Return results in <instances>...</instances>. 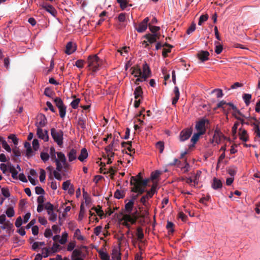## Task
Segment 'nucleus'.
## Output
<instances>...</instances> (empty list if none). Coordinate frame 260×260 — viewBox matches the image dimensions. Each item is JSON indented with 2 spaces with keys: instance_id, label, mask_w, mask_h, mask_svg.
<instances>
[{
  "instance_id": "obj_39",
  "label": "nucleus",
  "mask_w": 260,
  "mask_h": 260,
  "mask_svg": "<svg viewBox=\"0 0 260 260\" xmlns=\"http://www.w3.org/2000/svg\"><path fill=\"white\" fill-rule=\"evenodd\" d=\"M54 162H55L56 166V171L58 172H60L62 171L63 169V165L61 162H60L59 159H55V161Z\"/></svg>"
},
{
  "instance_id": "obj_17",
  "label": "nucleus",
  "mask_w": 260,
  "mask_h": 260,
  "mask_svg": "<svg viewBox=\"0 0 260 260\" xmlns=\"http://www.w3.org/2000/svg\"><path fill=\"white\" fill-rule=\"evenodd\" d=\"M222 186V182L216 178H214L213 179V182L212 183V187L215 190H217L221 188Z\"/></svg>"
},
{
  "instance_id": "obj_10",
  "label": "nucleus",
  "mask_w": 260,
  "mask_h": 260,
  "mask_svg": "<svg viewBox=\"0 0 260 260\" xmlns=\"http://www.w3.org/2000/svg\"><path fill=\"white\" fill-rule=\"evenodd\" d=\"M37 135L39 138L43 140L45 142L48 141L49 136L47 131L45 130L43 131L41 128L38 127L37 128Z\"/></svg>"
},
{
  "instance_id": "obj_20",
  "label": "nucleus",
  "mask_w": 260,
  "mask_h": 260,
  "mask_svg": "<svg viewBox=\"0 0 260 260\" xmlns=\"http://www.w3.org/2000/svg\"><path fill=\"white\" fill-rule=\"evenodd\" d=\"M8 167L10 172L12 174V177L14 179H17V175L18 172L16 170V168L10 163L8 165Z\"/></svg>"
},
{
  "instance_id": "obj_19",
  "label": "nucleus",
  "mask_w": 260,
  "mask_h": 260,
  "mask_svg": "<svg viewBox=\"0 0 260 260\" xmlns=\"http://www.w3.org/2000/svg\"><path fill=\"white\" fill-rule=\"evenodd\" d=\"M239 131L240 139L243 141L246 142L248 139L247 131L241 128L239 129Z\"/></svg>"
},
{
  "instance_id": "obj_42",
  "label": "nucleus",
  "mask_w": 260,
  "mask_h": 260,
  "mask_svg": "<svg viewBox=\"0 0 260 260\" xmlns=\"http://www.w3.org/2000/svg\"><path fill=\"white\" fill-rule=\"evenodd\" d=\"M174 226V224L173 222H172L171 221H169L167 222V224L166 228L168 229V232L169 233L172 234L174 232V229H173Z\"/></svg>"
},
{
  "instance_id": "obj_33",
  "label": "nucleus",
  "mask_w": 260,
  "mask_h": 260,
  "mask_svg": "<svg viewBox=\"0 0 260 260\" xmlns=\"http://www.w3.org/2000/svg\"><path fill=\"white\" fill-rule=\"evenodd\" d=\"M99 254L102 260H110V256L108 254L102 250L99 251Z\"/></svg>"
},
{
  "instance_id": "obj_15",
  "label": "nucleus",
  "mask_w": 260,
  "mask_h": 260,
  "mask_svg": "<svg viewBox=\"0 0 260 260\" xmlns=\"http://www.w3.org/2000/svg\"><path fill=\"white\" fill-rule=\"evenodd\" d=\"M134 184V186L131 188V191L134 192H137L138 195L142 194L144 192L146 191L144 187L140 186L139 185Z\"/></svg>"
},
{
  "instance_id": "obj_21",
  "label": "nucleus",
  "mask_w": 260,
  "mask_h": 260,
  "mask_svg": "<svg viewBox=\"0 0 260 260\" xmlns=\"http://www.w3.org/2000/svg\"><path fill=\"white\" fill-rule=\"evenodd\" d=\"M112 260H121V253L117 248H113L112 253Z\"/></svg>"
},
{
  "instance_id": "obj_53",
  "label": "nucleus",
  "mask_w": 260,
  "mask_h": 260,
  "mask_svg": "<svg viewBox=\"0 0 260 260\" xmlns=\"http://www.w3.org/2000/svg\"><path fill=\"white\" fill-rule=\"evenodd\" d=\"M74 236L77 237V239L79 240H84V237L81 235V232L79 229H77L75 231Z\"/></svg>"
},
{
  "instance_id": "obj_47",
  "label": "nucleus",
  "mask_w": 260,
  "mask_h": 260,
  "mask_svg": "<svg viewBox=\"0 0 260 260\" xmlns=\"http://www.w3.org/2000/svg\"><path fill=\"white\" fill-rule=\"evenodd\" d=\"M40 156H41V159L44 162H46L49 158V154L48 153H47V152H42L41 153Z\"/></svg>"
},
{
  "instance_id": "obj_62",
  "label": "nucleus",
  "mask_w": 260,
  "mask_h": 260,
  "mask_svg": "<svg viewBox=\"0 0 260 260\" xmlns=\"http://www.w3.org/2000/svg\"><path fill=\"white\" fill-rule=\"evenodd\" d=\"M71 185L70 181L67 180L66 181L63 182L62 183V189L64 190H67L70 188Z\"/></svg>"
},
{
  "instance_id": "obj_24",
  "label": "nucleus",
  "mask_w": 260,
  "mask_h": 260,
  "mask_svg": "<svg viewBox=\"0 0 260 260\" xmlns=\"http://www.w3.org/2000/svg\"><path fill=\"white\" fill-rule=\"evenodd\" d=\"M134 203L132 201H129L128 203H127L125 205V214L131 213L132 211L134 208Z\"/></svg>"
},
{
  "instance_id": "obj_35",
  "label": "nucleus",
  "mask_w": 260,
  "mask_h": 260,
  "mask_svg": "<svg viewBox=\"0 0 260 260\" xmlns=\"http://www.w3.org/2000/svg\"><path fill=\"white\" fill-rule=\"evenodd\" d=\"M49 153L52 161H55V159H58L56 157V154H57V152H55V150L53 147H51L50 148Z\"/></svg>"
},
{
  "instance_id": "obj_49",
  "label": "nucleus",
  "mask_w": 260,
  "mask_h": 260,
  "mask_svg": "<svg viewBox=\"0 0 260 260\" xmlns=\"http://www.w3.org/2000/svg\"><path fill=\"white\" fill-rule=\"evenodd\" d=\"M208 18V15H202L200 17L198 24L201 25L203 22L207 21Z\"/></svg>"
},
{
  "instance_id": "obj_11",
  "label": "nucleus",
  "mask_w": 260,
  "mask_h": 260,
  "mask_svg": "<svg viewBox=\"0 0 260 260\" xmlns=\"http://www.w3.org/2000/svg\"><path fill=\"white\" fill-rule=\"evenodd\" d=\"M151 75V71L147 63H145L143 65V72L141 77L144 78V80L149 77Z\"/></svg>"
},
{
  "instance_id": "obj_4",
  "label": "nucleus",
  "mask_w": 260,
  "mask_h": 260,
  "mask_svg": "<svg viewBox=\"0 0 260 260\" xmlns=\"http://www.w3.org/2000/svg\"><path fill=\"white\" fill-rule=\"evenodd\" d=\"M192 130L191 128L183 129L180 133L179 140L181 142H184L189 138L192 134Z\"/></svg>"
},
{
  "instance_id": "obj_61",
  "label": "nucleus",
  "mask_w": 260,
  "mask_h": 260,
  "mask_svg": "<svg viewBox=\"0 0 260 260\" xmlns=\"http://www.w3.org/2000/svg\"><path fill=\"white\" fill-rule=\"evenodd\" d=\"M9 139H11L15 145H17L18 143V140L15 135L11 134L9 137Z\"/></svg>"
},
{
  "instance_id": "obj_55",
  "label": "nucleus",
  "mask_w": 260,
  "mask_h": 260,
  "mask_svg": "<svg viewBox=\"0 0 260 260\" xmlns=\"http://www.w3.org/2000/svg\"><path fill=\"white\" fill-rule=\"evenodd\" d=\"M2 193L5 198H9L10 196L9 190L8 188H2Z\"/></svg>"
},
{
  "instance_id": "obj_34",
  "label": "nucleus",
  "mask_w": 260,
  "mask_h": 260,
  "mask_svg": "<svg viewBox=\"0 0 260 260\" xmlns=\"http://www.w3.org/2000/svg\"><path fill=\"white\" fill-rule=\"evenodd\" d=\"M202 135H203L202 134V133H199V132L194 134L191 139V142H192L194 144H196L197 142V141H198V140L200 138V136Z\"/></svg>"
},
{
  "instance_id": "obj_44",
  "label": "nucleus",
  "mask_w": 260,
  "mask_h": 260,
  "mask_svg": "<svg viewBox=\"0 0 260 260\" xmlns=\"http://www.w3.org/2000/svg\"><path fill=\"white\" fill-rule=\"evenodd\" d=\"M148 181H149V179H142V180H140V182H138V183H135V184H136V185L138 184V185L145 188L147 185Z\"/></svg>"
},
{
  "instance_id": "obj_56",
  "label": "nucleus",
  "mask_w": 260,
  "mask_h": 260,
  "mask_svg": "<svg viewBox=\"0 0 260 260\" xmlns=\"http://www.w3.org/2000/svg\"><path fill=\"white\" fill-rule=\"evenodd\" d=\"M54 93L49 88H46L44 90V94L48 97H51Z\"/></svg>"
},
{
  "instance_id": "obj_18",
  "label": "nucleus",
  "mask_w": 260,
  "mask_h": 260,
  "mask_svg": "<svg viewBox=\"0 0 260 260\" xmlns=\"http://www.w3.org/2000/svg\"><path fill=\"white\" fill-rule=\"evenodd\" d=\"M117 146H118V140H113L112 143L105 148L106 153L113 150V148Z\"/></svg>"
},
{
  "instance_id": "obj_12",
  "label": "nucleus",
  "mask_w": 260,
  "mask_h": 260,
  "mask_svg": "<svg viewBox=\"0 0 260 260\" xmlns=\"http://www.w3.org/2000/svg\"><path fill=\"white\" fill-rule=\"evenodd\" d=\"M38 118L40 120L38 123L36 124V125L38 127H42L46 125L47 123V118L44 114H40L38 115Z\"/></svg>"
},
{
  "instance_id": "obj_7",
  "label": "nucleus",
  "mask_w": 260,
  "mask_h": 260,
  "mask_svg": "<svg viewBox=\"0 0 260 260\" xmlns=\"http://www.w3.org/2000/svg\"><path fill=\"white\" fill-rule=\"evenodd\" d=\"M149 20L148 17L145 18L143 21L139 24L138 27L135 26V29L139 32H143L145 31L148 26V22Z\"/></svg>"
},
{
  "instance_id": "obj_1",
  "label": "nucleus",
  "mask_w": 260,
  "mask_h": 260,
  "mask_svg": "<svg viewBox=\"0 0 260 260\" xmlns=\"http://www.w3.org/2000/svg\"><path fill=\"white\" fill-rule=\"evenodd\" d=\"M87 67L92 71L91 74L94 75V73L99 70V67L102 64V61L96 54L88 56L87 58Z\"/></svg>"
},
{
  "instance_id": "obj_2",
  "label": "nucleus",
  "mask_w": 260,
  "mask_h": 260,
  "mask_svg": "<svg viewBox=\"0 0 260 260\" xmlns=\"http://www.w3.org/2000/svg\"><path fill=\"white\" fill-rule=\"evenodd\" d=\"M51 135L54 141L59 146H61L63 143V132L61 131H56L54 128L51 129Z\"/></svg>"
},
{
  "instance_id": "obj_32",
  "label": "nucleus",
  "mask_w": 260,
  "mask_h": 260,
  "mask_svg": "<svg viewBox=\"0 0 260 260\" xmlns=\"http://www.w3.org/2000/svg\"><path fill=\"white\" fill-rule=\"evenodd\" d=\"M137 237H138V239L139 241H141L144 238V234H143V232L142 228H141V227L137 228Z\"/></svg>"
},
{
  "instance_id": "obj_45",
  "label": "nucleus",
  "mask_w": 260,
  "mask_h": 260,
  "mask_svg": "<svg viewBox=\"0 0 260 260\" xmlns=\"http://www.w3.org/2000/svg\"><path fill=\"white\" fill-rule=\"evenodd\" d=\"M156 147L159 150V152L161 153L164 150V143L162 141H159L156 143Z\"/></svg>"
},
{
  "instance_id": "obj_28",
  "label": "nucleus",
  "mask_w": 260,
  "mask_h": 260,
  "mask_svg": "<svg viewBox=\"0 0 260 260\" xmlns=\"http://www.w3.org/2000/svg\"><path fill=\"white\" fill-rule=\"evenodd\" d=\"M226 105H229L231 107V108L234 110V112L233 113H236L239 114L242 117H245V115H244L232 103H226Z\"/></svg>"
},
{
  "instance_id": "obj_29",
  "label": "nucleus",
  "mask_w": 260,
  "mask_h": 260,
  "mask_svg": "<svg viewBox=\"0 0 260 260\" xmlns=\"http://www.w3.org/2000/svg\"><path fill=\"white\" fill-rule=\"evenodd\" d=\"M226 105H229L231 107V108L234 110V112L233 113H236L239 114L242 117H245V115H244L232 103H226Z\"/></svg>"
},
{
  "instance_id": "obj_41",
  "label": "nucleus",
  "mask_w": 260,
  "mask_h": 260,
  "mask_svg": "<svg viewBox=\"0 0 260 260\" xmlns=\"http://www.w3.org/2000/svg\"><path fill=\"white\" fill-rule=\"evenodd\" d=\"M45 208L47 210V213L53 212L54 206L50 202H47L44 206Z\"/></svg>"
},
{
  "instance_id": "obj_23",
  "label": "nucleus",
  "mask_w": 260,
  "mask_h": 260,
  "mask_svg": "<svg viewBox=\"0 0 260 260\" xmlns=\"http://www.w3.org/2000/svg\"><path fill=\"white\" fill-rule=\"evenodd\" d=\"M174 92L175 94V97L173 99L172 105H175L177 102H178L180 96V92L179 88L177 86H175L174 87Z\"/></svg>"
},
{
  "instance_id": "obj_59",
  "label": "nucleus",
  "mask_w": 260,
  "mask_h": 260,
  "mask_svg": "<svg viewBox=\"0 0 260 260\" xmlns=\"http://www.w3.org/2000/svg\"><path fill=\"white\" fill-rule=\"evenodd\" d=\"M40 180L41 182H44L46 178V173L43 169H41L40 175Z\"/></svg>"
},
{
  "instance_id": "obj_30",
  "label": "nucleus",
  "mask_w": 260,
  "mask_h": 260,
  "mask_svg": "<svg viewBox=\"0 0 260 260\" xmlns=\"http://www.w3.org/2000/svg\"><path fill=\"white\" fill-rule=\"evenodd\" d=\"M59 116L61 118H64L66 114L67 107L65 105L58 108Z\"/></svg>"
},
{
  "instance_id": "obj_46",
  "label": "nucleus",
  "mask_w": 260,
  "mask_h": 260,
  "mask_svg": "<svg viewBox=\"0 0 260 260\" xmlns=\"http://www.w3.org/2000/svg\"><path fill=\"white\" fill-rule=\"evenodd\" d=\"M2 147L8 152H10L11 151V149L9 145L7 144V142L4 139H2Z\"/></svg>"
},
{
  "instance_id": "obj_25",
  "label": "nucleus",
  "mask_w": 260,
  "mask_h": 260,
  "mask_svg": "<svg viewBox=\"0 0 260 260\" xmlns=\"http://www.w3.org/2000/svg\"><path fill=\"white\" fill-rule=\"evenodd\" d=\"M68 156L69 157V161H72L75 160L77 158V151L74 149H72L69 152Z\"/></svg>"
},
{
  "instance_id": "obj_9",
  "label": "nucleus",
  "mask_w": 260,
  "mask_h": 260,
  "mask_svg": "<svg viewBox=\"0 0 260 260\" xmlns=\"http://www.w3.org/2000/svg\"><path fill=\"white\" fill-rule=\"evenodd\" d=\"M43 9L49 13L52 16L55 17L57 14V11L51 5L43 3L41 5Z\"/></svg>"
},
{
  "instance_id": "obj_22",
  "label": "nucleus",
  "mask_w": 260,
  "mask_h": 260,
  "mask_svg": "<svg viewBox=\"0 0 260 260\" xmlns=\"http://www.w3.org/2000/svg\"><path fill=\"white\" fill-rule=\"evenodd\" d=\"M143 178L141 176V173H139L136 176H132L130 180V184L133 185L135 183H138L140 180H142Z\"/></svg>"
},
{
  "instance_id": "obj_43",
  "label": "nucleus",
  "mask_w": 260,
  "mask_h": 260,
  "mask_svg": "<svg viewBox=\"0 0 260 260\" xmlns=\"http://www.w3.org/2000/svg\"><path fill=\"white\" fill-rule=\"evenodd\" d=\"M59 246V245L57 243H53L52 247L49 249L51 251V253H55L58 251Z\"/></svg>"
},
{
  "instance_id": "obj_13",
  "label": "nucleus",
  "mask_w": 260,
  "mask_h": 260,
  "mask_svg": "<svg viewBox=\"0 0 260 260\" xmlns=\"http://www.w3.org/2000/svg\"><path fill=\"white\" fill-rule=\"evenodd\" d=\"M76 50V46L75 44H74L72 42H69L67 43L66 45V48L65 52L67 54H71L73 52H74Z\"/></svg>"
},
{
  "instance_id": "obj_58",
  "label": "nucleus",
  "mask_w": 260,
  "mask_h": 260,
  "mask_svg": "<svg viewBox=\"0 0 260 260\" xmlns=\"http://www.w3.org/2000/svg\"><path fill=\"white\" fill-rule=\"evenodd\" d=\"M80 101V100L79 99H76L73 100L71 103L72 107L74 109L77 108Z\"/></svg>"
},
{
  "instance_id": "obj_50",
  "label": "nucleus",
  "mask_w": 260,
  "mask_h": 260,
  "mask_svg": "<svg viewBox=\"0 0 260 260\" xmlns=\"http://www.w3.org/2000/svg\"><path fill=\"white\" fill-rule=\"evenodd\" d=\"M6 213L8 217H12L14 216L15 212L13 208L12 207H9L8 208L6 212Z\"/></svg>"
},
{
  "instance_id": "obj_64",
  "label": "nucleus",
  "mask_w": 260,
  "mask_h": 260,
  "mask_svg": "<svg viewBox=\"0 0 260 260\" xmlns=\"http://www.w3.org/2000/svg\"><path fill=\"white\" fill-rule=\"evenodd\" d=\"M35 192L37 194H43L45 193L44 190L40 186L35 187Z\"/></svg>"
},
{
  "instance_id": "obj_27",
  "label": "nucleus",
  "mask_w": 260,
  "mask_h": 260,
  "mask_svg": "<svg viewBox=\"0 0 260 260\" xmlns=\"http://www.w3.org/2000/svg\"><path fill=\"white\" fill-rule=\"evenodd\" d=\"M134 94L135 95V99L136 100L138 99L140 97H142V94H143V91H142V89L141 87V86L137 87L135 89Z\"/></svg>"
},
{
  "instance_id": "obj_52",
  "label": "nucleus",
  "mask_w": 260,
  "mask_h": 260,
  "mask_svg": "<svg viewBox=\"0 0 260 260\" xmlns=\"http://www.w3.org/2000/svg\"><path fill=\"white\" fill-rule=\"evenodd\" d=\"M114 196L115 198L120 199H122L124 197L123 192H121L119 190L117 189L114 193Z\"/></svg>"
},
{
  "instance_id": "obj_14",
  "label": "nucleus",
  "mask_w": 260,
  "mask_h": 260,
  "mask_svg": "<svg viewBox=\"0 0 260 260\" xmlns=\"http://www.w3.org/2000/svg\"><path fill=\"white\" fill-rule=\"evenodd\" d=\"M209 52L207 51H201L197 54V56L202 62L209 59Z\"/></svg>"
},
{
  "instance_id": "obj_16",
  "label": "nucleus",
  "mask_w": 260,
  "mask_h": 260,
  "mask_svg": "<svg viewBox=\"0 0 260 260\" xmlns=\"http://www.w3.org/2000/svg\"><path fill=\"white\" fill-rule=\"evenodd\" d=\"M131 70H132L131 74L134 75L135 77H141L142 72L139 66L133 67L131 68Z\"/></svg>"
},
{
  "instance_id": "obj_54",
  "label": "nucleus",
  "mask_w": 260,
  "mask_h": 260,
  "mask_svg": "<svg viewBox=\"0 0 260 260\" xmlns=\"http://www.w3.org/2000/svg\"><path fill=\"white\" fill-rule=\"evenodd\" d=\"M48 215H49V220L51 221H55L57 219V215L56 214L54 213L53 212L48 213Z\"/></svg>"
},
{
  "instance_id": "obj_51",
  "label": "nucleus",
  "mask_w": 260,
  "mask_h": 260,
  "mask_svg": "<svg viewBox=\"0 0 260 260\" xmlns=\"http://www.w3.org/2000/svg\"><path fill=\"white\" fill-rule=\"evenodd\" d=\"M196 27V24L194 22H192L189 28L187 29L186 34L188 35L190 34L195 30Z\"/></svg>"
},
{
  "instance_id": "obj_48",
  "label": "nucleus",
  "mask_w": 260,
  "mask_h": 260,
  "mask_svg": "<svg viewBox=\"0 0 260 260\" xmlns=\"http://www.w3.org/2000/svg\"><path fill=\"white\" fill-rule=\"evenodd\" d=\"M78 124L81 128L85 129L86 128L85 120L83 118H79Z\"/></svg>"
},
{
  "instance_id": "obj_8",
  "label": "nucleus",
  "mask_w": 260,
  "mask_h": 260,
  "mask_svg": "<svg viewBox=\"0 0 260 260\" xmlns=\"http://www.w3.org/2000/svg\"><path fill=\"white\" fill-rule=\"evenodd\" d=\"M160 37V34H151L149 33L144 36L150 44L156 42L157 40L159 39Z\"/></svg>"
},
{
  "instance_id": "obj_57",
  "label": "nucleus",
  "mask_w": 260,
  "mask_h": 260,
  "mask_svg": "<svg viewBox=\"0 0 260 260\" xmlns=\"http://www.w3.org/2000/svg\"><path fill=\"white\" fill-rule=\"evenodd\" d=\"M85 61L82 59H78L75 62V66L78 68H82L84 67Z\"/></svg>"
},
{
  "instance_id": "obj_3",
  "label": "nucleus",
  "mask_w": 260,
  "mask_h": 260,
  "mask_svg": "<svg viewBox=\"0 0 260 260\" xmlns=\"http://www.w3.org/2000/svg\"><path fill=\"white\" fill-rule=\"evenodd\" d=\"M140 216L144 217L143 216H140L138 210H136L133 213L123 214L122 215V220H128L131 224H135Z\"/></svg>"
},
{
  "instance_id": "obj_5",
  "label": "nucleus",
  "mask_w": 260,
  "mask_h": 260,
  "mask_svg": "<svg viewBox=\"0 0 260 260\" xmlns=\"http://www.w3.org/2000/svg\"><path fill=\"white\" fill-rule=\"evenodd\" d=\"M206 123H209V121L208 120L202 119L201 120L198 121L196 125V128L198 131V132L202 133L204 134L206 132L205 124Z\"/></svg>"
},
{
  "instance_id": "obj_6",
  "label": "nucleus",
  "mask_w": 260,
  "mask_h": 260,
  "mask_svg": "<svg viewBox=\"0 0 260 260\" xmlns=\"http://www.w3.org/2000/svg\"><path fill=\"white\" fill-rule=\"evenodd\" d=\"M222 138L225 139L226 137L223 135L220 130L218 127H216L214 131L212 143L215 142L217 144H219Z\"/></svg>"
},
{
  "instance_id": "obj_31",
  "label": "nucleus",
  "mask_w": 260,
  "mask_h": 260,
  "mask_svg": "<svg viewBox=\"0 0 260 260\" xmlns=\"http://www.w3.org/2000/svg\"><path fill=\"white\" fill-rule=\"evenodd\" d=\"M243 99L246 106H248L250 103L251 95L249 93H244L243 95Z\"/></svg>"
},
{
  "instance_id": "obj_60",
  "label": "nucleus",
  "mask_w": 260,
  "mask_h": 260,
  "mask_svg": "<svg viewBox=\"0 0 260 260\" xmlns=\"http://www.w3.org/2000/svg\"><path fill=\"white\" fill-rule=\"evenodd\" d=\"M129 2V0H122V2L119 4L120 8L122 10L125 9L128 6Z\"/></svg>"
},
{
  "instance_id": "obj_36",
  "label": "nucleus",
  "mask_w": 260,
  "mask_h": 260,
  "mask_svg": "<svg viewBox=\"0 0 260 260\" xmlns=\"http://www.w3.org/2000/svg\"><path fill=\"white\" fill-rule=\"evenodd\" d=\"M237 171V169L235 167H231L228 170V173L232 177H234V176L236 175Z\"/></svg>"
},
{
  "instance_id": "obj_40",
  "label": "nucleus",
  "mask_w": 260,
  "mask_h": 260,
  "mask_svg": "<svg viewBox=\"0 0 260 260\" xmlns=\"http://www.w3.org/2000/svg\"><path fill=\"white\" fill-rule=\"evenodd\" d=\"M54 102L57 108L63 106L64 105L62 100L58 97L56 98L54 100Z\"/></svg>"
},
{
  "instance_id": "obj_37",
  "label": "nucleus",
  "mask_w": 260,
  "mask_h": 260,
  "mask_svg": "<svg viewBox=\"0 0 260 260\" xmlns=\"http://www.w3.org/2000/svg\"><path fill=\"white\" fill-rule=\"evenodd\" d=\"M148 26L150 30L152 33V34H157V31L160 29V27L159 26H153L150 23L148 24Z\"/></svg>"
},
{
  "instance_id": "obj_38",
  "label": "nucleus",
  "mask_w": 260,
  "mask_h": 260,
  "mask_svg": "<svg viewBox=\"0 0 260 260\" xmlns=\"http://www.w3.org/2000/svg\"><path fill=\"white\" fill-rule=\"evenodd\" d=\"M57 155L58 157L57 159L62 163L65 162V161H67L65 155L62 152H57Z\"/></svg>"
},
{
  "instance_id": "obj_26",
  "label": "nucleus",
  "mask_w": 260,
  "mask_h": 260,
  "mask_svg": "<svg viewBox=\"0 0 260 260\" xmlns=\"http://www.w3.org/2000/svg\"><path fill=\"white\" fill-rule=\"evenodd\" d=\"M88 152L86 148H84L81 149L80 154L78 156V159L81 161H84V160L87 157Z\"/></svg>"
},
{
  "instance_id": "obj_63",
  "label": "nucleus",
  "mask_w": 260,
  "mask_h": 260,
  "mask_svg": "<svg viewBox=\"0 0 260 260\" xmlns=\"http://www.w3.org/2000/svg\"><path fill=\"white\" fill-rule=\"evenodd\" d=\"M212 93L216 92V96L218 98H221L223 96V93L222 91L220 89H215L212 91Z\"/></svg>"
}]
</instances>
